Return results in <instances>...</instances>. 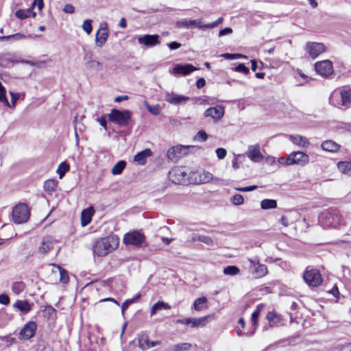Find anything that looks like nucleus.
Wrapping results in <instances>:
<instances>
[{
	"label": "nucleus",
	"mask_w": 351,
	"mask_h": 351,
	"mask_svg": "<svg viewBox=\"0 0 351 351\" xmlns=\"http://www.w3.org/2000/svg\"><path fill=\"white\" fill-rule=\"evenodd\" d=\"M145 241V236L138 231L128 232L124 235L123 242L126 245L140 246Z\"/></svg>",
	"instance_id": "f8f14e48"
},
{
	"label": "nucleus",
	"mask_w": 351,
	"mask_h": 351,
	"mask_svg": "<svg viewBox=\"0 0 351 351\" xmlns=\"http://www.w3.org/2000/svg\"><path fill=\"white\" fill-rule=\"evenodd\" d=\"M265 305L263 304H259L257 305L255 311L252 313L251 316V322H252V330L250 333H246L250 336L254 334L258 326V317L261 311L264 308Z\"/></svg>",
	"instance_id": "5701e85b"
},
{
	"label": "nucleus",
	"mask_w": 351,
	"mask_h": 351,
	"mask_svg": "<svg viewBox=\"0 0 351 351\" xmlns=\"http://www.w3.org/2000/svg\"><path fill=\"white\" fill-rule=\"evenodd\" d=\"M165 99L168 102L173 104H178L182 101L189 100L188 97L178 95L173 93H167Z\"/></svg>",
	"instance_id": "72a5a7b5"
},
{
	"label": "nucleus",
	"mask_w": 351,
	"mask_h": 351,
	"mask_svg": "<svg viewBox=\"0 0 351 351\" xmlns=\"http://www.w3.org/2000/svg\"><path fill=\"white\" fill-rule=\"evenodd\" d=\"M29 217V210L27 204H19L12 210V219L14 223L20 224L26 222Z\"/></svg>",
	"instance_id": "423d86ee"
},
{
	"label": "nucleus",
	"mask_w": 351,
	"mask_h": 351,
	"mask_svg": "<svg viewBox=\"0 0 351 351\" xmlns=\"http://www.w3.org/2000/svg\"><path fill=\"white\" fill-rule=\"evenodd\" d=\"M58 182L56 180H47L44 183V189L46 191H53L57 186Z\"/></svg>",
	"instance_id": "a18cd8bd"
},
{
	"label": "nucleus",
	"mask_w": 351,
	"mask_h": 351,
	"mask_svg": "<svg viewBox=\"0 0 351 351\" xmlns=\"http://www.w3.org/2000/svg\"><path fill=\"white\" fill-rule=\"evenodd\" d=\"M22 62L23 64L29 65L32 66L41 67L45 64L44 61H34V60H22L18 61L15 60L14 56L12 53H4L0 56V66L5 68L12 67L16 62Z\"/></svg>",
	"instance_id": "7ed1b4c3"
},
{
	"label": "nucleus",
	"mask_w": 351,
	"mask_h": 351,
	"mask_svg": "<svg viewBox=\"0 0 351 351\" xmlns=\"http://www.w3.org/2000/svg\"><path fill=\"white\" fill-rule=\"evenodd\" d=\"M266 319L268 321L269 325L264 326L263 328V330H267L268 327L273 328L278 326L282 320L281 315L274 311L269 312L267 314Z\"/></svg>",
	"instance_id": "4be33fe9"
},
{
	"label": "nucleus",
	"mask_w": 351,
	"mask_h": 351,
	"mask_svg": "<svg viewBox=\"0 0 351 351\" xmlns=\"http://www.w3.org/2000/svg\"><path fill=\"white\" fill-rule=\"evenodd\" d=\"M37 329V325L35 322H29L24 325L23 328L19 332V338L20 339H29L33 337L36 330Z\"/></svg>",
	"instance_id": "4468645a"
},
{
	"label": "nucleus",
	"mask_w": 351,
	"mask_h": 351,
	"mask_svg": "<svg viewBox=\"0 0 351 351\" xmlns=\"http://www.w3.org/2000/svg\"><path fill=\"white\" fill-rule=\"evenodd\" d=\"M278 162L284 166H290L289 154L287 157H280L278 159Z\"/></svg>",
	"instance_id": "4d7b16f0"
},
{
	"label": "nucleus",
	"mask_w": 351,
	"mask_h": 351,
	"mask_svg": "<svg viewBox=\"0 0 351 351\" xmlns=\"http://www.w3.org/2000/svg\"><path fill=\"white\" fill-rule=\"evenodd\" d=\"M10 38H13L15 40H20L22 39L27 38V36H25L23 34H21V33H16V34L9 35V36H0V40H1V41L5 40H9Z\"/></svg>",
	"instance_id": "49530a36"
},
{
	"label": "nucleus",
	"mask_w": 351,
	"mask_h": 351,
	"mask_svg": "<svg viewBox=\"0 0 351 351\" xmlns=\"http://www.w3.org/2000/svg\"><path fill=\"white\" fill-rule=\"evenodd\" d=\"M351 101V89H341L334 90L329 98V102L333 106L341 104L347 106Z\"/></svg>",
	"instance_id": "39448f33"
},
{
	"label": "nucleus",
	"mask_w": 351,
	"mask_h": 351,
	"mask_svg": "<svg viewBox=\"0 0 351 351\" xmlns=\"http://www.w3.org/2000/svg\"><path fill=\"white\" fill-rule=\"evenodd\" d=\"M195 138L198 141H206L208 138V134L204 130H200L197 133Z\"/></svg>",
	"instance_id": "13d9d810"
},
{
	"label": "nucleus",
	"mask_w": 351,
	"mask_h": 351,
	"mask_svg": "<svg viewBox=\"0 0 351 351\" xmlns=\"http://www.w3.org/2000/svg\"><path fill=\"white\" fill-rule=\"evenodd\" d=\"M58 269L60 271V281L64 284L67 283L69 280V277L67 271L64 269L61 268L60 266L58 267Z\"/></svg>",
	"instance_id": "8fccbe9b"
},
{
	"label": "nucleus",
	"mask_w": 351,
	"mask_h": 351,
	"mask_svg": "<svg viewBox=\"0 0 351 351\" xmlns=\"http://www.w3.org/2000/svg\"><path fill=\"white\" fill-rule=\"evenodd\" d=\"M119 245V240L114 237H106L97 240L93 246V252L98 256H105Z\"/></svg>",
	"instance_id": "f257e3e1"
},
{
	"label": "nucleus",
	"mask_w": 351,
	"mask_h": 351,
	"mask_svg": "<svg viewBox=\"0 0 351 351\" xmlns=\"http://www.w3.org/2000/svg\"><path fill=\"white\" fill-rule=\"evenodd\" d=\"M314 67L316 73L324 77H329L334 72L332 62L329 60L318 61Z\"/></svg>",
	"instance_id": "6e6552de"
},
{
	"label": "nucleus",
	"mask_w": 351,
	"mask_h": 351,
	"mask_svg": "<svg viewBox=\"0 0 351 351\" xmlns=\"http://www.w3.org/2000/svg\"><path fill=\"white\" fill-rule=\"evenodd\" d=\"M25 288L26 285L23 281L14 282L11 286L12 291L15 295L21 294Z\"/></svg>",
	"instance_id": "ea45409f"
},
{
	"label": "nucleus",
	"mask_w": 351,
	"mask_h": 351,
	"mask_svg": "<svg viewBox=\"0 0 351 351\" xmlns=\"http://www.w3.org/2000/svg\"><path fill=\"white\" fill-rule=\"evenodd\" d=\"M15 16L16 18L23 20L28 17H33L35 18L36 16V13L34 11V9L32 6H30L29 8L26 10H18L15 12Z\"/></svg>",
	"instance_id": "7c9ffc66"
},
{
	"label": "nucleus",
	"mask_w": 351,
	"mask_h": 351,
	"mask_svg": "<svg viewBox=\"0 0 351 351\" xmlns=\"http://www.w3.org/2000/svg\"><path fill=\"white\" fill-rule=\"evenodd\" d=\"M171 308V306L168 303H166L163 301H158L152 306L150 311L151 316L155 315L158 311L162 309H170Z\"/></svg>",
	"instance_id": "e433bc0d"
},
{
	"label": "nucleus",
	"mask_w": 351,
	"mask_h": 351,
	"mask_svg": "<svg viewBox=\"0 0 351 351\" xmlns=\"http://www.w3.org/2000/svg\"><path fill=\"white\" fill-rule=\"evenodd\" d=\"M10 303V298L9 297L5 294H1L0 295V304L8 305Z\"/></svg>",
	"instance_id": "338daca9"
},
{
	"label": "nucleus",
	"mask_w": 351,
	"mask_h": 351,
	"mask_svg": "<svg viewBox=\"0 0 351 351\" xmlns=\"http://www.w3.org/2000/svg\"><path fill=\"white\" fill-rule=\"evenodd\" d=\"M239 273V269L237 266L230 265L223 269L226 275L234 276Z\"/></svg>",
	"instance_id": "de8ad7c7"
},
{
	"label": "nucleus",
	"mask_w": 351,
	"mask_h": 351,
	"mask_svg": "<svg viewBox=\"0 0 351 351\" xmlns=\"http://www.w3.org/2000/svg\"><path fill=\"white\" fill-rule=\"evenodd\" d=\"M82 29L86 33H87L88 34H90L93 30L92 20H90V19L85 20L82 25Z\"/></svg>",
	"instance_id": "3c124183"
},
{
	"label": "nucleus",
	"mask_w": 351,
	"mask_h": 351,
	"mask_svg": "<svg viewBox=\"0 0 351 351\" xmlns=\"http://www.w3.org/2000/svg\"><path fill=\"white\" fill-rule=\"evenodd\" d=\"M189 241L192 242L200 241L208 245H212L213 240L210 237L205 235H202L197 233H193L189 236Z\"/></svg>",
	"instance_id": "473e14b6"
},
{
	"label": "nucleus",
	"mask_w": 351,
	"mask_h": 351,
	"mask_svg": "<svg viewBox=\"0 0 351 351\" xmlns=\"http://www.w3.org/2000/svg\"><path fill=\"white\" fill-rule=\"evenodd\" d=\"M56 243L57 241L51 236H46L43 237L41 245L38 248L39 252L41 254L48 253L53 248V246Z\"/></svg>",
	"instance_id": "412c9836"
},
{
	"label": "nucleus",
	"mask_w": 351,
	"mask_h": 351,
	"mask_svg": "<svg viewBox=\"0 0 351 351\" xmlns=\"http://www.w3.org/2000/svg\"><path fill=\"white\" fill-rule=\"evenodd\" d=\"M319 222L324 228H336L341 224V217L338 210H326L319 215Z\"/></svg>",
	"instance_id": "f03ea898"
},
{
	"label": "nucleus",
	"mask_w": 351,
	"mask_h": 351,
	"mask_svg": "<svg viewBox=\"0 0 351 351\" xmlns=\"http://www.w3.org/2000/svg\"><path fill=\"white\" fill-rule=\"evenodd\" d=\"M108 37V29L107 23H101L95 35V43L97 46L101 47L106 42Z\"/></svg>",
	"instance_id": "f3484780"
},
{
	"label": "nucleus",
	"mask_w": 351,
	"mask_h": 351,
	"mask_svg": "<svg viewBox=\"0 0 351 351\" xmlns=\"http://www.w3.org/2000/svg\"><path fill=\"white\" fill-rule=\"evenodd\" d=\"M63 11L67 14H73L75 12V8L73 5L67 3L63 8Z\"/></svg>",
	"instance_id": "69168bd1"
},
{
	"label": "nucleus",
	"mask_w": 351,
	"mask_h": 351,
	"mask_svg": "<svg viewBox=\"0 0 351 351\" xmlns=\"http://www.w3.org/2000/svg\"><path fill=\"white\" fill-rule=\"evenodd\" d=\"M152 156V152L150 149H145L138 152L134 157V160L140 165H145L147 158Z\"/></svg>",
	"instance_id": "c85d7f7f"
},
{
	"label": "nucleus",
	"mask_w": 351,
	"mask_h": 351,
	"mask_svg": "<svg viewBox=\"0 0 351 351\" xmlns=\"http://www.w3.org/2000/svg\"><path fill=\"white\" fill-rule=\"evenodd\" d=\"M339 145L333 141H325L322 143V148L327 152H335L339 150Z\"/></svg>",
	"instance_id": "c9c22d12"
},
{
	"label": "nucleus",
	"mask_w": 351,
	"mask_h": 351,
	"mask_svg": "<svg viewBox=\"0 0 351 351\" xmlns=\"http://www.w3.org/2000/svg\"><path fill=\"white\" fill-rule=\"evenodd\" d=\"M215 152H216L217 158L219 160H222V159L225 158V157L227 155V151L224 148H221V147L217 148L215 150Z\"/></svg>",
	"instance_id": "6e6d98bb"
},
{
	"label": "nucleus",
	"mask_w": 351,
	"mask_h": 351,
	"mask_svg": "<svg viewBox=\"0 0 351 351\" xmlns=\"http://www.w3.org/2000/svg\"><path fill=\"white\" fill-rule=\"evenodd\" d=\"M213 316L210 315H206L201 317H192L191 318V328H202L205 326L208 322L212 320Z\"/></svg>",
	"instance_id": "cd10ccee"
},
{
	"label": "nucleus",
	"mask_w": 351,
	"mask_h": 351,
	"mask_svg": "<svg viewBox=\"0 0 351 351\" xmlns=\"http://www.w3.org/2000/svg\"><path fill=\"white\" fill-rule=\"evenodd\" d=\"M337 167L341 172L351 175V160L339 162Z\"/></svg>",
	"instance_id": "58836bf2"
},
{
	"label": "nucleus",
	"mask_w": 351,
	"mask_h": 351,
	"mask_svg": "<svg viewBox=\"0 0 351 351\" xmlns=\"http://www.w3.org/2000/svg\"><path fill=\"white\" fill-rule=\"evenodd\" d=\"M223 114L224 109L220 106L209 108L204 112L205 117H210L216 120L221 119L223 116Z\"/></svg>",
	"instance_id": "a878e982"
},
{
	"label": "nucleus",
	"mask_w": 351,
	"mask_h": 351,
	"mask_svg": "<svg viewBox=\"0 0 351 351\" xmlns=\"http://www.w3.org/2000/svg\"><path fill=\"white\" fill-rule=\"evenodd\" d=\"M32 304L27 300H16L13 304V307L17 308L23 313H27L32 309Z\"/></svg>",
	"instance_id": "2f4dec72"
},
{
	"label": "nucleus",
	"mask_w": 351,
	"mask_h": 351,
	"mask_svg": "<svg viewBox=\"0 0 351 351\" xmlns=\"http://www.w3.org/2000/svg\"><path fill=\"white\" fill-rule=\"evenodd\" d=\"M169 179L175 184H182L186 181L187 174L182 167H175L169 173Z\"/></svg>",
	"instance_id": "ddd939ff"
},
{
	"label": "nucleus",
	"mask_w": 351,
	"mask_h": 351,
	"mask_svg": "<svg viewBox=\"0 0 351 351\" xmlns=\"http://www.w3.org/2000/svg\"><path fill=\"white\" fill-rule=\"evenodd\" d=\"M223 20V18L220 17L217 21L213 23L204 25V28H213L217 26L219 23H222Z\"/></svg>",
	"instance_id": "bf43d9fd"
},
{
	"label": "nucleus",
	"mask_w": 351,
	"mask_h": 351,
	"mask_svg": "<svg viewBox=\"0 0 351 351\" xmlns=\"http://www.w3.org/2000/svg\"><path fill=\"white\" fill-rule=\"evenodd\" d=\"M37 5L39 10H41L44 7V2L43 0H34L33 3H32L31 6L34 9V7Z\"/></svg>",
	"instance_id": "e2e57ef3"
},
{
	"label": "nucleus",
	"mask_w": 351,
	"mask_h": 351,
	"mask_svg": "<svg viewBox=\"0 0 351 351\" xmlns=\"http://www.w3.org/2000/svg\"><path fill=\"white\" fill-rule=\"evenodd\" d=\"M132 114L129 110H119L112 109L108 114V120L121 127H125L130 124Z\"/></svg>",
	"instance_id": "20e7f679"
},
{
	"label": "nucleus",
	"mask_w": 351,
	"mask_h": 351,
	"mask_svg": "<svg viewBox=\"0 0 351 351\" xmlns=\"http://www.w3.org/2000/svg\"><path fill=\"white\" fill-rule=\"evenodd\" d=\"M289 139L295 145L300 147H308L310 145L308 139L303 136L298 134H291L289 136Z\"/></svg>",
	"instance_id": "bb28decb"
},
{
	"label": "nucleus",
	"mask_w": 351,
	"mask_h": 351,
	"mask_svg": "<svg viewBox=\"0 0 351 351\" xmlns=\"http://www.w3.org/2000/svg\"><path fill=\"white\" fill-rule=\"evenodd\" d=\"M230 202L234 205H241L242 204H243L244 199H243V197L241 195L237 194V195H234V196H232L230 198Z\"/></svg>",
	"instance_id": "603ef678"
},
{
	"label": "nucleus",
	"mask_w": 351,
	"mask_h": 351,
	"mask_svg": "<svg viewBox=\"0 0 351 351\" xmlns=\"http://www.w3.org/2000/svg\"><path fill=\"white\" fill-rule=\"evenodd\" d=\"M106 117L108 115H104L101 117H98L97 119V122L99 123V124L105 129L107 130V121H106Z\"/></svg>",
	"instance_id": "680f3d73"
},
{
	"label": "nucleus",
	"mask_w": 351,
	"mask_h": 351,
	"mask_svg": "<svg viewBox=\"0 0 351 351\" xmlns=\"http://www.w3.org/2000/svg\"><path fill=\"white\" fill-rule=\"evenodd\" d=\"M160 343V341H150L148 335L143 333L138 337V345L142 350H148Z\"/></svg>",
	"instance_id": "aec40b11"
},
{
	"label": "nucleus",
	"mask_w": 351,
	"mask_h": 351,
	"mask_svg": "<svg viewBox=\"0 0 351 351\" xmlns=\"http://www.w3.org/2000/svg\"><path fill=\"white\" fill-rule=\"evenodd\" d=\"M191 345L189 343H181L173 345L167 349V351H186L190 349Z\"/></svg>",
	"instance_id": "a19ab883"
},
{
	"label": "nucleus",
	"mask_w": 351,
	"mask_h": 351,
	"mask_svg": "<svg viewBox=\"0 0 351 351\" xmlns=\"http://www.w3.org/2000/svg\"><path fill=\"white\" fill-rule=\"evenodd\" d=\"M69 165L66 162H62L59 165L56 172L59 176V178L61 179L64 177L65 173L67 171H69Z\"/></svg>",
	"instance_id": "c03bdc74"
},
{
	"label": "nucleus",
	"mask_w": 351,
	"mask_h": 351,
	"mask_svg": "<svg viewBox=\"0 0 351 351\" xmlns=\"http://www.w3.org/2000/svg\"><path fill=\"white\" fill-rule=\"evenodd\" d=\"M250 267L253 269L252 271V276L254 278L264 277L267 274V267L265 265L259 263L258 259H248Z\"/></svg>",
	"instance_id": "9b49d317"
},
{
	"label": "nucleus",
	"mask_w": 351,
	"mask_h": 351,
	"mask_svg": "<svg viewBox=\"0 0 351 351\" xmlns=\"http://www.w3.org/2000/svg\"><path fill=\"white\" fill-rule=\"evenodd\" d=\"M125 166L126 162H125L124 160H120L118 162H117L112 167L111 173L113 175H119L121 173L123 170L125 169Z\"/></svg>",
	"instance_id": "37998d69"
},
{
	"label": "nucleus",
	"mask_w": 351,
	"mask_h": 351,
	"mask_svg": "<svg viewBox=\"0 0 351 351\" xmlns=\"http://www.w3.org/2000/svg\"><path fill=\"white\" fill-rule=\"evenodd\" d=\"M232 32V29L230 27H226L223 29H221L219 32V37H221V36H223L225 35H228V34H230Z\"/></svg>",
	"instance_id": "774afa93"
},
{
	"label": "nucleus",
	"mask_w": 351,
	"mask_h": 351,
	"mask_svg": "<svg viewBox=\"0 0 351 351\" xmlns=\"http://www.w3.org/2000/svg\"><path fill=\"white\" fill-rule=\"evenodd\" d=\"M208 300L206 297L197 298L193 303V308L197 311H202L208 309Z\"/></svg>",
	"instance_id": "f704fd0d"
},
{
	"label": "nucleus",
	"mask_w": 351,
	"mask_h": 351,
	"mask_svg": "<svg viewBox=\"0 0 351 351\" xmlns=\"http://www.w3.org/2000/svg\"><path fill=\"white\" fill-rule=\"evenodd\" d=\"M196 70V68L191 64H177L174 65L172 73L174 75H186L191 73L192 71Z\"/></svg>",
	"instance_id": "b1692460"
},
{
	"label": "nucleus",
	"mask_w": 351,
	"mask_h": 351,
	"mask_svg": "<svg viewBox=\"0 0 351 351\" xmlns=\"http://www.w3.org/2000/svg\"><path fill=\"white\" fill-rule=\"evenodd\" d=\"M303 278L305 282L310 287H317L322 282L319 271L309 267L306 269L303 274Z\"/></svg>",
	"instance_id": "0eeeda50"
},
{
	"label": "nucleus",
	"mask_w": 351,
	"mask_h": 351,
	"mask_svg": "<svg viewBox=\"0 0 351 351\" xmlns=\"http://www.w3.org/2000/svg\"><path fill=\"white\" fill-rule=\"evenodd\" d=\"M177 27L191 28L193 27H197L199 29H204V25L202 24L201 19L197 20H181L176 22Z\"/></svg>",
	"instance_id": "393cba45"
},
{
	"label": "nucleus",
	"mask_w": 351,
	"mask_h": 351,
	"mask_svg": "<svg viewBox=\"0 0 351 351\" xmlns=\"http://www.w3.org/2000/svg\"><path fill=\"white\" fill-rule=\"evenodd\" d=\"M258 186L256 185H252L246 187H240V188H236V190L238 191L241 192H248V191H252L255 189H256Z\"/></svg>",
	"instance_id": "052dcab7"
},
{
	"label": "nucleus",
	"mask_w": 351,
	"mask_h": 351,
	"mask_svg": "<svg viewBox=\"0 0 351 351\" xmlns=\"http://www.w3.org/2000/svg\"><path fill=\"white\" fill-rule=\"evenodd\" d=\"M189 147L183 145H177L169 148L167 151V158L172 160L176 161L178 158L184 155Z\"/></svg>",
	"instance_id": "dca6fc26"
},
{
	"label": "nucleus",
	"mask_w": 351,
	"mask_h": 351,
	"mask_svg": "<svg viewBox=\"0 0 351 351\" xmlns=\"http://www.w3.org/2000/svg\"><path fill=\"white\" fill-rule=\"evenodd\" d=\"M245 155L254 162H259L264 158L258 144L249 145Z\"/></svg>",
	"instance_id": "a211bd4d"
},
{
	"label": "nucleus",
	"mask_w": 351,
	"mask_h": 351,
	"mask_svg": "<svg viewBox=\"0 0 351 351\" xmlns=\"http://www.w3.org/2000/svg\"><path fill=\"white\" fill-rule=\"evenodd\" d=\"M139 298V295H137L136 297H134V298L132 299H129V300H125L121 305V311H122V313H124V311L128 308L129 305H130L131 304L134 303L135 301H136L138 300V298Z\"/></svg>",
	"instance_id": "864d4df0"
},
{
	"label": "nucleus",
	"mask_w": 351,
	"mask_h": 351,
	"mask_svg": "<svg viewBox=\"0 0 351 351\" xmlns=\"http://www.w3.org/2000/svg\"><path fill=\"white\" fill-rule=\"evenodd\" d=\"M305 50L312 59L317 58L320 54L326 51V47L322 43L308 42L305 45Z\"/></svg>",
	"instance_id": "1a4fd4ad"
},
{
	"label": "nucleus",
	"mask_w": 351,
	"mask_h": 351,
	"mask_svg": "<svg viewBox=\"0 0 351 351\" xmlns=\"http://www.w3.org/2000/svg\"><path fill=\"white\" fill-rule=\"evenodd\" d=\"M261 207L263 210L276 208L277 202L274 199H265L261 202Z\"/></svg>",
	"instance_id": "79ce46f5"
},
{
	"label": "nucleus",
	"mask_w": 351,
	"mask_h": 351,
	"mask_svg": "<svg viewBox=\"0 0 351 351\" xmlns=\"http://www.w3.org/2000/svg\"><path fill=\"white\" fill-rule=\"evenodd\" d=\"M289 160H291V165L304 167L309 163L310 158L303 152L295 151L289 154Z\"/></svg>",
	"instance_id": "9d476101"
},
{
	"label": "nucleus",
	"mask_w": 351,
	"mask_h": 351,
	"mask_svg": "<svg viewBox=\"0 0 351 351\" xmlns=\"http://www.w3.org/2000/svg\"><path fill=\"white\" fill-rule=\"evenodd\" d=\"M85 67L87 69L99 71L102 69V64L99 61L95 60H88L85 62Z\"/></svg>",
	"instance_id": "4c0bfd02"
},
{
	"label": "nucleus",
	"mask_w": 351,
	"mask_h": 351,
	"mask_svg": "<svg viewBox=\"0 0 351 351\" xmlns=\"http://www.w3.org/2000/svg\"><path fill=\"white\" fill-rule=\"evenodd\" d=\"M191 318L192 317H187V318H184V319H178L176 320V323L191 326Z\"/></svg>",
	"instance_id": "0e129e2a"
},
{
	"label": "nucleus",
	"mask_w": 351,
	"mask_h": 351,
	"mask_svg": "<svg viewBox=\"0 0 351 351\" xmlns=\"http://www.w3.org/2000/svg\"><path fill=\"white\" fill-rule=\"evenodd\" d=\"M235 71L239 73H243L244 74H247L249 73V69L245 66V65L243 63H239L236 67Z\"/></svg>",
	"instance_id": "5fc2aeb1"
},
{
	"label": "nucleus",
	"mask_w": 351,
	"mask_h": 351,
	"mask_svg": "<svg viewBox=\"0 0 351 351\" xmlns=\"http://www.w3.org/2000/svg\"><path fill=\"white\" fill-rule=\"evenodd\" d=\"M145 105L148 111L154 115H158L160 113V108L159 105L150 106L147 101L145 102Z\"/></svg>",
	"instance_id": "09e8293b"
},
{
	"label": "nucleus",
	"mask_w": 351,
	"mask_h": 351,
	"mask_svg": "<svg viewBox=\"0 0 351 351\" xmlns=\"http://www.w3.org/2000/svg\"><path fill=\"white\" fill-rule=\"evenodd\" d=\"M94 213L95 210L93 207H89L82 210L81 213V224L83 227L90 223Z\"/></svg>",
	"instance_id": "c756f323"
},
{
	"label": "nucleus",
	"mask_w": 351,
	"mask_h": 351,
	"mask_svg": "<svg viewBox=\"0 0 351 351\" xmlns=\"http://www.w3.org/2000/svg\"><path fill=\"white\" fill-rule=\"evenodd\" d=\"M6 90L5 89H0V101L2 102L5 106L11 108L14 106L18 99H20L21 95L20 93H15L12 91H10V95L11 96V104L9 103L6 96ZM24 95H22L23 97Z\"/></svg>",
	"instance_id": "6ab92c4d"
},
{
	"label": "nucleus",
	"mask_w": 351,
	"mask_h": 351,
	"mask_svg": "<svg viewBox=\"0 0 351 351\" xmlns=\"http://www.w3.org/2000/svg\"><path fill=\"white\" fill-rule=\"evenodd\" d=\"M159 38L158 34H145L138 37V43L139 45L152 47L160 44Z\"/></svg>",
	"instance_id": "2eb2a0df"
}]
</instances>
